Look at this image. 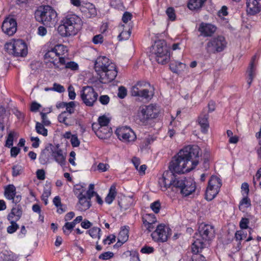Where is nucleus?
<instances>
[{"instance_id":"45","label":"nucleus","mask_w":261,"mask_h":261,"mask_svg":"<svg viewBox=\"0 0 261 261\" xmlns=\"http://www.w3.org/2000/svg\"><path fill=\"white\" fill-rule=\"evenodd\" d=\"M75 104L74 101H70L66 103L65 107L66 111L69 114H72L74 112Z\"/></svg>"},{"instance_id":"48","label":"nucleus","mask_w":261,"mask_h":261,"mask_svg":"<svg viewBox=\"0 0 261 261\" xmlns=\"http://www.w3.org/2000/svg\"><path fill=\"white\" fill-rule=\"evenodd\" d=\"M65 68L70 69L72 70H77L79 68V65L73 61L67 62Z\"/></svg>"},{"instance_id":"18","label":"nucleus","mask_w":261,"mask_h":261,"mask_svg":"<svg viewBox=\"0 0 261 261\" xmlns=\"http://www.w3.org/2000/svg\"><path fill=\"white\" fill-rule=\"evenodd\" d=\"M51 156L55 161L61 166L66 164V154L63 153V150L59 148V145L54 146L53 145V151Z\"/></svg>"},{"instance_id":"53","label":"nucleus","mask_w":261,"mask_h":261,"mask_svg":"<svg viewBox=\"0 0 261 261\" xmlns=\"http://www.w3.org/2000/svg\"><path fill=\"white\" fill-rule=\"evenodd\" d=\"M53 91H55L59 93H62L65 91L64 87L61 85L55 83L53 84V87H52Z\"/></svg>"},{"instance_id":"1","label":"nucleus","mask_w":261,"mask_h":261,"mask_svg":"<svg viewBox=\"0 0 261 261\" xmlns=\"http://www.w3.org/2000/svg\"><path fill=\"white\" fill-rule=\"evenodd\" d=\"M199 148L197 146H188L180 150L175 155L162 177L159 179V184L171 182L179 177L177 174L185 173L193 169L198 164Z\"/></svg>"},{"instance_id":"40","label":"nucleus","mask_w":261,"mask_h":261,"mask_svg":"<svg viewBox=\"0 0 261 261\" xmlns=\"http://www.w3.org/2000/svg\"><path fill=\"white\" fill-rule=\"evenodd\" d=\"M175 67H174V64H172L170 66V69L174 72L177 73L180 71V69L185 68L186 65L180 62H177L175 63Z\"/></svg>"},{"instance_id":"59","label":"nucleus","mask_w":261,"mask_h":261,"mask_svg":"<svg viewBox=\"0 0 261 261\" xmlns=\"http://www.w3.org/2000/svg\"><path fill=\"white\" fill-rule=\"evenodd\" d=\"M246 237L243 230L237 231L235 234V238L237 240L241 241Z\"/></svg>"},{"instance_id":"44","label":"nucleus","mask_w":261,"mask_h":261,"mask_svg":"<svg viewBox=\"0 0 261 261\" xmlns=\"http://www.w3.org/2000/svg\"><path fill=\"white\" fill-rule=\"evenodd\" d=\"M51 192L49 189L44 190L41 196V199L44 202L45 205L48 203V198L50 195Z\"/></svg>"},{"instance_id":"35","label":"nucleus","mask_w":261,"mask_h":261,"mask_svg":"<svg viewBox=\"0 0 261 261\" xmlns=\"http://www.w3.org/2000/svg\"><path fill=\"white\" fill-rule=\"evenodd\" d=\"M244 197L240 201L239 203V209L241 210L243 208H248L251 206V200L248 195H243Z\"/></svg>"},{"instance_id":"61","label":"nucleus","mask_w":261,"mask_h":261,"mask_svg":"<svg viewBox=\"0 0 261 261\" xmlns=\"http://www.w3.org/2000/svg\"><path fill=\"white\" fill-rule=\"evenodd\" d=\"M66 112H64L60 114L58 116L59 121L61 123L65 124L66 126L69 125V124L66 122L67 117L65 116Z\"/></svg>"},{"instance_id":"16","label":"nucleus","mask_w":261,"mask_h":261,"mask_svg":"<svg viewBox=\"0 0 261 261\" xmlns=\"http://www.w3.org/2000/svg\"><path fill=\"white\" fill-rule=\"evenodd\" d=\"M115 134L118 138L124 143L134 142L137 138L135 132L130 127L127 126L117 128Z\"/></svg>"},{"instance_id":"64","label":"nucleus","mask_w":261,"mask_h":261,"mask_svg":"<svg viewBox=\"0 0 261 261\" xmlns=\"http://www.w3.org/2000/svg\"><path fill=\"white\" fill-rule=\"evenodd\" d=\"M132 18V15L128 12H125L123 15L122 20L123 22L126 23L129 20H130Z\"/></svg>"},{"instance_id":"57","label":"nucleus","mask_w":261,"mask_h":261,"mask_svg":"<svg viewBox=\"0 0 261 261\" xmlns=\"http://www.w3.org/2000/svg\"><path fill=\"white\" fill-rule=\"evenodd\" d=\"M13 134L12 133H10L8 136L6 142V146L8 147H10L13 144Z\"/></svg>"},{"instance_id":"17","label":"nucleus","mask_w":261,"mask_h":261,"mask_svg":"<svg viewBox=\"0 0 261 261\" xmlns=\"http://www.w3.org/2000/svg\"><path fill=\"white\" fill-rule=\"evenodd\" d=\"M3 32L8 36L13 35L17 31V22L16 20L11 16L6 17L2 25Z\"/></svg>"},{"instance_id":"7","label":"nucleus","mask_w":261,"mask_h":261,"mask_svg":"<svg viewBox=\"0 0 261 261\" xmlns=\"http://www.w3.org/2000/svg\"><path fill=\"white\" fill-rule=\"evenodd\" d=\"M57 17L56 11L48 5L40 6L35 12L36 20L49 27L55 25Z\"/></svg>"},{"instance_id":"55","label":"nucleus","mask_w":261,"mask_h":261,"mask_svg":"<svg viewBox=\"0 0 261 261\" xmlns=\"http://www.w3.org/2000/svg\"><path fill=\"white\" fill-rule=\"evenodd\" d=\"M116 241V237L113 234L110 235L103 240L104 244H111Z\"/></svg>"},{"instance_id":"50","label":"nucleus","mask_w":261,"mask_h":261,"mask_svg":"<svg viewBox=\"0 0 261 261\" xmlns=\"http://www.w3.org/2000/svg\"><path fill=\"white\" fill-rule=\"evenodd\" d=\"M152 141L150 138H146L144 139L141 142L140 144V148L141 150L146 149L148 146L151 143V142Z\"/></svg>"},{"instance_id":"8","label":"nucleus","mask_w":261,"mask_h":261,"mask_svg":"<svg viewBox=\"0 0 261 261\" xmlns=\"http://www.w3.org/2000/svg\"><path fill=\"white\" fill-rule=\"evenodd\" d=\"M152 47V54L154 55L155 60L159 64L164 65L169 62L170 53L165 40L155 41Z\"/></svg>"},{"instance_id":"33","label":"nucleus","mask_w":261,"mask_h":261,"mask_svg":"<svg viewBox=\"0 0 261 261\" xmlns=\"http://www.w3.org/2000/svg\"><path fill=\"white\" fill-rule=\"evenodd\" d=\"M143 224L146 223H155L157 222L156 218L153 214H146L142 217Z\"/></svg>"},{"instance_id":"56","label":"nucleus","mask_w":261,"mask_h":261,"mask_svg":"<svg viewBox=\"0 0 261 261\" xmlns=\"http://www.w3.org/2000/svg\"><path fill=\"white\" fill-rule=\"evenodd\" d=\"M109 167L110 166L108 164L103 163H100L97 165V169L101 172L107 171Z\"/></svg>"},{"instance_id":"19","label":"nucleus","mask_w":261,"mask_h":261,"mask_svg":"<svg viewBox=\"0 0 261 261\" xmlns=\"http://www.w3.org/2000/svg\"><path fill=\"white\" fill-rule=\"evenodd\" d=\"M198 30L202 36L211 37L216 32L217 27L211 23L201 22L199 24Z\"/></svg>"},{"instance_id":"52","label":"nucleus","mask_w":261,"mask_h":261,"mask_svg":"<svg viewBox=\"0 0 261 261\" xmlns=\"http://www.w3.org/2000/svg\"><path fill=\"white\" fill-rule=\"evenodd\" d=\"M103 37L101 34H98L94 36L92 38V42L95 44H100L103 42Z\"/></svg>"},{"instance_id":"3","label":"nucleus","mask_w":261,"mask_h":261,"mask_svg":"<svg viewBox=\"0 0 261 261\" xmlns=\"http://www.w3.org/2000/svg\"><path fill=\"white\" fill-rule=\"evenodd\" d=\"M82 26V20L77 15L69 13L65 15L58 27V31L62 37L75 35Z\"/></svg>"},{"instance_id":"27","label":"nucleus","mask_w":261,"mask_h":261,"mask_svg":"<svg viewBox=\"0 0 261 261\" xmlns=\"http://www.w3.org/2000/svg\"><path fill=\"white\" fill-rule=\"evenodd\" d=\"M44 59L48 60L49 62L53 63L55 68H59L58 63H56L58 56L56 54V53H55L54 48H51L50 50H48L47 53H45L44 55Z\"/></svg>"},{"instance_id":"13","label":"nucleus","mask_w":261,"mask_h":261,"mask_svg":"<svg viewBox=\"0 0 261 261\" xmlns=\"http://www.w3.org/2000/svg\"><path fill=\"white\" fill-rule=\"evenodd\" d=\"M221 186V180L216 176H212L205 192L206 199L212 200L214 199L219 193Z\"/></svg>"},{"instance_id":"36","label":"nucleus","mask_w":261,"mask_h":261,"mask_svg":"<svg viewBox=\"0 0 261 261\" xmlns=\"http://www.w3.org/2000/svg\"><path fill=\"white\" fill-rule=\"evenodd\" d=\"M35 128L37 133L41 134L43 136H47V129L44 127L43 124L37 122L36 123Z\"/></svg>"},{"instance_id":"43","label":"nucleus","mask_w":261,"mask_h":261,"mask_svg":"<svg viewBox=\"0 0 261 261\" xmlns=\"http://www.w3.org/2000/svg\"><path fill=\"white\" fill-rule=\"evenodd\" d=\"M113 256V252L111 251H107L100 254L98 256V258L102 260H108L112 258Z\"/></svg>"},{"instance_id":"63","label":"nucleus","mask_w":261,"mask_h":261,"mask_svg":"<svg viewBox=\"0 0 261 261\" xmlns=\"http://www.w3.org/2000/svg\"><path fill=\"white\" fill-rule=\"evenodd\" d=\"M40 115L41 116L42 123L46 126L49 125L50 124V122L48 119L46 113L41 112Z\"/></svg>"},{"instance_id":"23","label":"nucleus","mask_w":261,"mask_h":261,"mask_svg":"<svg viewBox=\"0 0 261 261\" xmlns=\"http://www.w3.org/2000/svg\"><path fill=\"white\" fill-rule=\"evenodd\" d=\"M53 151V144H47L45 148L41 152L39 160L42 165L47 164L49 162L50 154L51 155Z\"/></svg>"},{"instance_id":"39","label":"nucleus","mask_w":261,"mask_h":261,"mask_svg":"<svg viewBox=\"0 0 261 261\" xmlns=\"http://www.w3.org/2000/svg\"><path fill=\"white\" fill-rule=\"evenodd\" d=\"M74 227L71 222H66L63 227V231L65 234L69 235Z\"/></svg>"},{"instance_id":"26","label":"nucleus","mask_w":261,"mask_h":261,"mask_svg":"<svg viewBox=\"0 0 261 261\" xmlns=\"http://www.w3.org/2000/svg\"><path fill=\"white\" fill-rule=\"evenodd\" d=\"M128 226H124L121 228V230L119 233L118 238V242L116 243V245H118L120 244V245H121L123 243H124L128 238Z\"/></svg>"},{"instance_id":"47","label":"nucleus","mask_w":261,"mask_h":261,"mask_svg":"<svg viewBox=\"0 0 261 261\" xmlns=\"http://www.w3.org/2000/svg\"><path fill=\"white\" fill-rule=\"evenodd\" d=\"M151 210L156 214H158L160 210L161 204L159 201H155L150 205Z\"/></svg>"},{"instance_id":"22","label":"nucleus","mask_w":261,"mask_h":261,"mask_svg":"<svg viewBox=\"0 0 261 261\" xmlns=\"http://www.w3.org/2000/svg\"><path fill=\"white\" fill-rule=\"evenodd\" d=\"M94 130L96 135L101 139H107L112 134V128L109 126H98Z\"/></svg>"},{"instance_id":"42","label":"nucleus","mask_w":261,"mask_h":261,"mask_svg":"<svg viewBox=\"0 0 261 261\" xmlns=\"http://www.w3.org/2000/svg\"><path fill=\"white\" fill-rule=\"evenodd\" d=\"M166 14L169 19L171 21H174L176 18V15L174 9L172 7H169L166 10Z\"/></svg>"},{"instance_id":"32","label":"nucleus","mask_w":261,"mask_h":261,"mask_svg":"<svg viewBox=\"0 0 261 261\" xmlns=\"http://www.w3.org/2000/svg\"><path fill=\"white\" fill-rule=\"evenodd\" d=\"M101 229L97 227H93L91 228L87 231L89 234L93 238L99 240L101 237Z\"/></svg>"},{"instance_id":"6","label":"nucleus","mask_w":261,"mask_h":261,"mask_svg":"<svg viewBox=\"0 0 261 261\" xmlns=\"http://www.w3.org/2000/svg\"><path fill=\"white\" fill-rule=\"evenodd\" d=\"M200 239H196L192 243V252L193 253H198L204 248L203 241H210L215 237V229L213 226L208 224H201L198 229Z\"/></svg>"},{"instance_id":"37","label":"nucleus","mask_w":261,"mask_h":261,"mask_svg":"<svg viewBox=\"0 0 261 261\" xmlns=\"http://www.w3.org/2000/svg\"><path fill=\"white\" fill-rule=\"evenodd\" d=\"M10 222L11 225L7 227V231L9 233H13L15 232L19 228L18 225L16 223L15 220H9Z\"/></svg>"},{"instance_id":"11","label":"nucleus","mask_w":261,"mask_h":261,"mask_svg":"<svg viewBox=\"0 0 261 261\" xmlns=\"http://www.w3.org/2000/svg\"><path fill=\"white\" fill-rule=\"evenodd\" d=\"M5 48L7 51L16 57H25L28 54L25 43L22 40H16L6 43Z\"/></svg>"},{"instance_id":"62","label":"nucleus","mask_w":261,"mask_h":261,"mask_svg":"<svg viewBox=\"0 0 261 261\" xmlns=\"http://www.w3.org/2000/svg\"><path fill=\"white\" fill-rule=\"evenodd\" d=\"M68 96L69 99L71 100H73L75 99L76 96V94L74 92V89L72 86H69L68 88Z\"/></svg>"},{"instance_id":"38","label":"nucleus","mask_w":261,"mask_h":261,"mask_svg":"<svg viewBox=\"0 0 261 261\" xmlns=\"http://www.w3.org/2000/svg\"><path fill=\"white\" fill-rule=\"evenodd\" d=\"M73 191L75 195L77 196H80V195L84 196L85 195L83 194V193L85 192V188L82 185H76L74 187Z\"/></svg>"},{"instance_id":"21","label":"nucleus","mask_w":261,"mask_h":261,"mask_svg":"<svg viewBox=\"0 0 261 261\" xmlns=\"http://www.w3.org/2000/svg\"><path fill=\"white\" fill-rule=\"evenodd\" d=\"M256 56H254L252 58L251 61L249 64L247 74L248 77L247 84L250 87L254 78L256 74V64L255 63Z\"/></svg>"},{"instance_id":"10","label":"nucleus","mask_w":261,"mask_h":261,"mask_svg":"<svg viewBox=\"0 0 261 261\" xmlns=\"http://www.w3.org/2000/svg\"><path fill=\"white\" fill-rule=\"evenodd\" d=\"M227 42L223 36L219 35L209 39L205 49L209 54H216L223 51L227 46Z\"/></svg>"},{"instance_id":"9","label":"nucleus","mask_w":261,"mask_h":261,"mask_svg":"<svg viewBox=\"0 0 261 261\" xmlns=\"http://www.w3.org/2000/svg\"><path fill=\"white\" fill-rule=\"evenodd\" d=\"M153 89L150 84L145 81H138L131 89V94L146 100L151 99L153 96Z\"/></svg>"},{"instance_id":"46","label":"nucleus","mask_w":261,"mask_h":261,"mask_svg":"<svg viewBox=\"0 0 261 261\" xmlns=\"http://www.w3.org/2000/svg\"><path fill=\"white\" fill-rule=\"evenodd\" d=\"M66 59L65 57H58L57 61L56 63H58V65L59 66V69H62L65 68V66H66V64H67Z\"/></svg>"},{"instance_id":"4","label":"nucleus","mask_w":261,"mask_h":261,"mask_svg":"<svg viewBox=\"0 0 261 261\" xmlns=\"http://www.w3.org/2000/svg\"><path fill=\"white\" fill-rule=\"evenodd\" d=\"M4 195L7 199L15 204V206L12 207L11 212L8 215V220L15 221L19 220L22 216V210L21 205L17 204L21 200V195L17 194L16 188L13 185H9L5 188Z\"/></svg>"},{"instance_id":"54","label":"nucleus","mask_w":261,"mask_h":261,"mask_svg":"<svg viewBox=\"0 0 261 261\" xmlns=\"http://www.w3.org/2000/svg\"><path fill=\"white\" fill-rule=\"evenodd\" d=\"M70 142L72 146L73 147H78L80 145V141L79 140L76 135H73L70 139Z\"/></svg>"},{"instance_id":"12","label":"nucleus","mask_w":261,"mask_h":261,"mask_svg":"<svg viewBox=\"0 0 261 261\" xmlns=\"http://www.w3.org/2000/svg\"><path fill=\"white\" fill-rule=\"evenodd\" d=\"M159 111L156 106L150 104L148 106H143L140 108L138 116L140 120L143 123H146L149 120L156 118Z\"/></svg>"},{"instance_id":"28","label":"nucleus","mask_w":261,"mask_h":261,"mask_svg":"<svg viewBox=\"0 0 261 261\" xmlns=\"http://www.w3.org/2000/svg\"><path fill=\"white\" fill-rule=\"evenodd\" d=\"M0 261H17V257L13 252L5 250L0 252Z\"/></svg>"},{"instance_id":"51","label":"nucleus","mask_w":261,"mask_h":261,"mask_svg":"<svg viewBox=\"0 0 261 261\" xmlns=\"http://www.w3.org/2000/svg\"><path fill=\"white\" fill-rule=\"evenodd\" d=\"M249 220L247 218H242L240 222V227L241 229H247L248 227Z\"/></svg>"},{"instance_id":"2","label":"nucleus","mask_w":261,"mask_h":261,"mask_svg":"<svg viewBox=\"0 0 261 261\" xmlns=\"http://www.w3.org/2000/svg\"><path fill=\"white\" fill-rule=\"evenodd\" d=\"M94 70L99 82L105 84L113 81L118 73L115 64L106 56H99L96 59Z\"/></svg>"},{"instance_id":"14","label":"nucleus","mask_w":261,"mask_h":261,"mask_svg":"<svg viewBox=\"0 0 261 261\" xmlns=\"http://www.w3.org/2000/svg\"><path fill=\"white\" fill-rule=\"evenodd\" d=\"M171 234V230L163 224L158 225L156 229L151 233L152 239L157 242H165Z\"/></svg>"},{"instance_id":"5","label":"nucleus","mask_w":261,"mask_h":261,"mask_svg":"<svg viewBox=\"0 0 261 261\" xmlns=\"http://www.w3.org/2000/svg\"><path fill=\"white\" fill-rule=\"evenodd\" d=\"M168 182L159 184L162 191H165L169 188L178 189L184 196H188L195 191L196 184L192 179L188 180L185 177H179L173 180L169 185Z\"/></svg>"},{"instance_id":"49","label":"nucleus","mask_w":261,"mask_h":261,"mask_svg":"<svg viewBox=\"0 0 261 261\" xmlns=\"http://www.w3.org/2000/svg\"><path fill=\"white\" fill-rule=\"evenodd\" d=\"M127 95V90L123 86H120L118 88V96L121 98H124Z\"/></svg>"},{"instance_id":"24","label":"nucleus","mask_w":261,"mask_h":261,"mask_svg":"<svg viewBox=\"0 0 261 261\" xmlns=\"http://www.w3.org/2000/svg\"><path fill=\"white\" fill-rule=\"evenodd\" d=\"M79 199V202L76 204V208L79 211H85L91 206L90 200L87 198L86 195L77 196Z\"/></svg>"},{"instance_id":"29","label":"nucleus","mask_w":261,"mask_h":261,"mask_svg":"<svg viewBox=\"0 0 261 261\" xmlns=\"http://www.w3.org/2000/svg\"><path fill=\"white\" fill-rule=\"evenodd\" d=\"M205 1L206 0H189L188 7L191 10L199 9Z\"/></svg>"},{"instance_id":"41","label":"nucleus","mask_w":261,"mask_h":261,"mask_svg":"<svg viewBox=\"0 0 261 261\" xmlns=\"http://www.w3.org/2000/svg\"><path fill=\"white\" fill-rule=\"evenodd\" d=\"M131 31L130 29L129 28L128 30H123L119 35L118 37L120 40H126L130 36Z\"/></svg>"},{"instance_id":"60","label":"nucleus","mask_w":261,"mask_h":261,"mask_svg":"<svg viewBox=\"0 0 261 261\" xmlns=\"http://www.w3.org/2000/svg\"><path fill=\"white\" fill-rule=\"evenodd\" d=\"M154 251V248L152 247L145 246L141 249V252L142 253L149 254Z\"/></svg>"},{"instance_id":"34","label":"nucleus","mask_w":261,"mask_h":261,"mask_svg":"<svg viewBox=\"0 0 261 261\" xmlns=\"http://www.w3.org/2000/svg\"><path fill=\"white\" fill-rule=\"evenodd\" d=\"M58 57H62L67 52L66 46L62 44H58L54 47Z\"/></svg>"},{"instance_id":"20","label":"nucleus","mask_w":261,"mask_h":261,"mask_svg":"<svg viewBox=\"0 0 261 261\" xmlns=\"http://www.w3.org/2000/svg\"><path fill=\"white\" fill-rule=\"evenodd\" d=\"M247 12L250 15H255L261 11V0H247Z\"/></svg>"},{"instance_id":"31","label":"nucleus","mask_w":261,"mask_h":261,"mask_svg":"<svg viewBox=\"0 0 261 261\" xmlns=\"http://www.w3.org/2000/svg\"><path fill=\"white\" fill-rule=\"evenodd\" d=\"M116 187L112 186L109 190V192L105 198V201L109 204L112 203L116 195Z\"/></svg>"},{"instance_id":"58","label":"nucleus","mask_w":261,"mask_h":261,"mask_svg":"<svg viewBox=\"0 0 261 261\" xmlns=\"http://www.w3.org/2000/svg\"><path fill=\"white\" fill-rule=\"evenodd\" d=\"M21 167L19 165H15L12 168V175L13 176H17L19 175L21 171Z\"/></svg>"},{"instance_id":"15","label":"nucleus","mask_w":261,"mask_h":261,"mask_svg":"<svg viewBox=\"0 0 261 261\" xmlns=\"http://www.w3.org/2000/svg\"><path fill=\"white\" fill-rule=\"evenodd\" d=\"M81 92V97L83 102L87 106H92L98 97V94L94 89L90 86L83 87Z\"/></svg>"},{"instance_id":"25","label":"nucleus","mask_w":261,"mask_h":261,"mask_svg":"<svg viewBox=\"0 0 261 261\" xmlns=\"http://www.w3.org/2000/svg\"><path fill=\"white\" fill-rule=\"evenodd\" d=\"M208 119V114L204 112H203L198 118V122L201 127V130L204 134L207 133L209 127Z\"/></svg>"},{"instance_id":"30","label":"nucleus","mask_w":261,"mask_h":261,"mask_svg":"<svg viewBox=\"0 0 261 261\" xmlns=\"http://www.w3.org/2000/svg\"><path fill=\"white\" fill-rule=\"evenodd\" d=\"M98 123H93L92 125V129L95 130L96 127L98 126H109L108 124L110 122V119L105 116H100L98 118Z\"/></svg>"}]
</instances>
